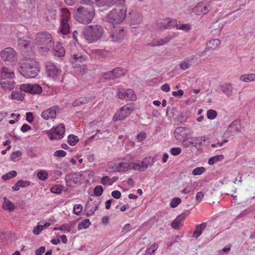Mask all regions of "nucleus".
Listing matches in <instances>:
<instances>
[{
  "label": "nucleus",
  "mask_w": 255,
  "mask_h": 255,
  "mask_svg": "<svg viewBox=\"0 0 255 255\" xmlns=\"http://www.w3.org/2000/svg\"><path fill=\"white\" fill-rule=\"evenodd\" d=\"M118 96L120 99H124L126 98V91L123 89L119 90Z\"/></svg>",
  "instance_id": "59"
},
{
  "label": "nucleus",
  "mask_w": 255,
  "mask_h": 255,
  "mask_svg": "<svg viewBox=\"0 0 255 255\" xmlns=\"http://www.w3.org/2000/svg\"><path fill=\"white\" fill-rule=\"evenodd\" d=\"M185 218L186 215L185 214H181L177 217L171 223L172 228L176 230H179L183 226Z\"/></svg>",
  "instance_id": "21"
},
{
  "label": "nucleus",
  "mask_w": 255,
  "mask_h": 255,
  "mask_svg": "<svg viewBox=\"0 0 255 255\" xmlns=\"http://www.w3.org/2000/svg\"><path fill=\"white\" fill-rule=\"evenodd\" d=\"M46 71L48 76L52 78H55L59 76L62 72L61 70L53 63L48 62L46 66Z\"/></svg>",
  "instance_id": "15"
},
{
  "label": "nucleus",
  "mask_w": 255,
  "mask_h": 255,
  "mask_svg": "<svg viewBox=\"0 0 255 255\" xmlns=\"http://www.w3.org/2000/svg\"><path fill=\"white\" fill-rule=\"evenodd\" d=\"M241 81L245 83H251L255 81V74L249 73L241 75L239 77Z\"/></svg>",
  "instance_id": "27"
},
{
  "label": "nucleus",
  "mask_w": 255,
  "mask_h": 255,
  "mask_svg": "<svg viewBox=\"0 0 255 255\" xmlns=\"http://www.w3.org/2000/svg\"><path fill=\"white\" fill-rule=\"evenodd\" d=\"M32 45V43L29 41V40L18 38V48L23 52V54H25L26 52H28L30 55H33L31 50Z\"/></svg>",
  "instance_id": "16"
},
{
  "label": "nucleus",
  "mask_w": 255,
  "mask_h": 255,
  "mask_svg": "<svg viewBox=\"0 0 255 255\" xmlns=\"http://www.w3.org/2000/svg\"><path fill=\"white\" fill-rule=\"evenodd\" d=\"M85 60V58L80 54H75L73 55L72 59V63H76L77 62H82Z\"/></svg>",
  "instance_id": "49"
},
{
  "label": "nucleus",
  "mask_w": 255,
  "mask_h": 255,
  "mask_svg": "<svg viewBox=\"0 0 255 255\" xmlns=\"http://www.w3.org/2000/svg\"><path fill=\"white\" fill-rule=\"evenodd\" d=\"M22 155V153L20 151H15L13 152L10 155V159L13 162L18 161Z\"/></svg>",
  "instance_id": "44"
},
{
  "label": "nucleus",
  "mask_w": 255,
  "mask_h": 255,
  "mask_svg": "<svg viewBox=\"0 0 255 255\" xmlns=\"http://www.w3.org/2000/svg\"><path fill=\"white\" fill-rule=\"evenodd\" d=\"M112 72L114 76V78H119L124 75L126 73V71L125 69L120 67L115 68V69L112 70Z\"/></svg>",
  "instance_id": "39"
},
{
  "label": "nucleus",
  "mask_w": 255,
  "mask_h": 255,
  "mask_svg": "<svg viewBox=\"0 0 255 255\" xmlns=\"http://www.w3.org/2000/svg\"><path fill=\"white\" fill-rule=\"evenodd\" d=\"M75 225L74 222H71L69 223L64 224L59 226L54 227V230L61 231L63 233H69Z\"/></svg>",
  "instance_id": "20"
},
{
  "label": "nucleus",
  "mask_w": 255,
  "mask_h": 255,
  "mask_svg": "<svg viewBox=\"0 0 255 255\" xmlns=\"http://www.w3.org/2000/svg\"><path fill=\"white\" fill-rule=\"evenodd\" d=\"M16 175H17V172L14 170H12V171H11L5 174H3L1 178L4 180H7L12 178L15 177L16 176Z\"/></svg>",
  "instance_id": "45"
},
{
  "label": "nucleus",
  "mask_w": 255,
  "mask_h": 255,
  "mask_svg": "<svg viewBox=\"0 0 255 255\" xmlns=\"http://www.w3.org/2000/svg\"><path fill=\"white\" fill-rule=\"evenodd\" d=\"M221 44V41L218 38L212 39L207 43L208 49L215 50L219 48Z\"/></svg>",
  "instance_id": "29"
},
{
  "label": "nucleus",
  "mask_w": 255,
  "mask_h": 255,
  "mask_svg": "<svg viewBox=\"0 0 255 255\" xmlns=\"http://www.w3.org/2000/svg\"><path fill=\"white\" fill-rule=\"evenodd\" d=\"M80 3L85 7L93 6V2L91 0H81Z\"/></svg>",
  "instance_id": "58"
},
{
  "label": "nucleus",
  "mask_w": 255,
  "mask_h": 255,
  "mask_svg": "<svg viewBox=\"0 0 255 255\" xmlns=\"http://www.w3.org/2000/svg\"><path fill=\"white\" fill-rule=\"evenodd\" d=\"M181 202V200L180 198L178 197L174 198L170 203V206L172 208H176Z\"/></svg>",
  "instance_id": "51"
},
{
  "label": "nucleus",
  "mask_w": 255,
  "mask_h": 255,
  "mask_svg": "<svg viewBox=\"0 0 255 255\" xmlns=\"http://www.w3.org/2000/svg\"><path fill=\"white\" fill-rule=\"evenodd\" d=\"M93 175L92 171L84 170L78 173L68 174L65 180L67 186L74 188L81 185L83 182H89L90 177Z\"/></svg>",
  "instance_id": "5"
},
{
  "label": "nucleus",
  "mask_w": 255,
  "mask_h": 255,
  "mask_svg": "<svg viewBox=\"0 0 255 255\" xmlns=\"http://www.w3.org/2000/svg\"><path fill=\"white\" fill-rule=\"evenodd\" d=\"M2 207L3 210L9 212H12L15 209L14 204L6 197L3 198Z\"/></svg>",
  "instance_id": "25"
},
{
  "label": "nucleus",
  "mask_w": 255,
  "mask_h": 255,
  "mask_svg": "<svg viewBox=\"0 0 255 255\" xmlns=\"http://www.w3.org/2000/svg\"><path fill=\"white\" fill-rule=\"evenodd\" d=\"M158 245L154 243L148 248L143 255H154V253L157 250Z\"/></svg>",
  "instance_id": "37"
},
{
  "label": "nucleus",
  "mask_w": 255,
  "mask_h": 255,
  "mask_svg": "<svg viewBox=\"0 0 255 255\" xmlns=\"http://www.w3.org/2000/svg\"><path fill=\"white\" fill-rule=\"evenodd\" d=\"M217 116V112L214 110H209L207 112V118L210 120H213L216 119Z\"/></svg>",
  "instance_id": "47"
},
{
  "label": "nucleus",
  "mask_w": 255,
  "mask_h": 255,
  "mask_svg": "<svg viewBox=\"0 0 255 255\" xmlns=\"http://www.w3.org/2000/svg\"><path fill=\"white\" fill-rule=\"evenodd\" d=\"M66 152L63 150H58L54 152V156L58 157H65L66 155Z\"/></svg>",
  "instance_id": "56"
},
{
  "label": "nucleus",
  "mask_w": 255,
  "mask_h": 255,
  "mask_svg": "<svg viewBox=\"0 0 255 255\" xmlns=\"http://www.w3.org/2000/svg\"><path fill=\"white\" fill-rule=\"evenodd\" d=\"M126 98L131 101H134L136 100V96L132 89H128L126 91Z\"/></svg>",
  "instance_id": "42"
},
{
  "label": "nucleus",
  "mask_w": 255,
  "mask_h": 255,
  "mask_svg": "<svg viewBox=\"0 0 255 255\" xmlns=\"http://www.w3.org/2000/svg\"><path fill=\"white\" fill-rule=\"evenodd\" d=\"M65 51L61 44H57L54 50V55L62 57L65 55Z\"/></svg>",
  "instance_id": "34"
},
{
  "label": "nucleus",
  "mask_w": 255,
  "mask_h": 255,
  "mask_svg": "<svg viewBox=\"0 0 255 255\" xmlns=\"http://www.w3.org/2000/svg\"><path fill=\"white\" fill-rule=\"evenodd\" d=\"M176 27L178 30H181L187 32L191 29V26L189 23H179L176 25Z\"/></svg>",
  "instance_id": "43"
},
{
  "label": "nucleus",
  "mask_w": 255,
  "mask_h": 255,
  "mask_svg": "<svg viewBox=\"0 0 255 255\" xmlns=\"http://www.w3.org/2000/svg\"><path fill=\"white\" fill-rule=\"evenodd\" d=\"M11 99L14 102H21L24 98V94L18 91H12L10 95Z\"/></svg>",
  "instance_id": "26"
},
{
  "label": "nucleus",
  "mask_w": 255,
  "mask_h": 255,
  "mask_svg": "<svg viewBox=\"0 0 255 255\" xmlns=\"http://www.w3.org/2000/svg\"><path fill=\"white\" fill-rule=\"evenodd\" d=\"M203 140H205L204 136L193 137L190 140H186L185 139L183 140V145L185 147H189L191 146L197 147V144H200Z\"/></svg>",
  "instance_id": "19"
},
{
  "label": "nucleus",
  "mask_w": 255,
  "mask_h": 255,
  "mask_svg": "<svg viewBox=\"0 0 255 255\" xmlns=\"http://www.w3.org/2000/svg\"><path fill=\"white\" fill-rule=\"evenodd\" d=\"M204 194L202 192H197L196 195V200L198 202H200L202 200Z\"/></svg>",
  "instance_id": "64"
},
{
  "label": "nucleus",
  "mask_w": 255,
  "mask_h": 255,
  "mask_svg": "<svg viewBox=\"0 0 255 255\" xmlns=\"http://www.w3.org/2000/svg\"><path fill=\"white\" fill-rule=\"evenodd\" d=\"M79 141V137L74 134H69L67 137V142L71 146L75 145Z\"/></svg>",
  "instance_id": "38"
},
{
  "label": "nucleus",
  "mask_w": 255,
  "mask_h": 255,
  "mask_svg": "<svg viewBox=\"0 0 255 255\" xmlns=\"http://www.w3.org/2000/svg\"><path fill=\"white\" fill-rule=\"evenodd\" d=\"M70 31V26L68 22L66 21H61L60 25L58 29V32L62 33L63 35L68 34Z\"/></svg>",
  "instance_id": "30"
},
{
  "label": "nucleus",
  "mask_w": 255,
  "mask_h": 255,
  "mask_svg": "<svg viewBox=\"0 0 255 255\" xmlns=\"http://www.w3.org/2000/svg\"><path fill=\"white\" fill-rule=\"evenodd\" d=\"M95 14L93 6H79L73 11L74 19L80 23L88 24L94 19Z\"/></svg>",
  "instance_id": "7"
},
{
  "label": "nucleus",
  "mask_w": 255,
  "mask_h": 255,
  "mask_svg": "<svg viewBox=\"0 0 255 255\" xmlns=\"http://www.w3.org/2000/svg\"><path fill=\"white\" fill-rule=\"evenodd\" d=\"M85 40L88 43L97 41L103 36L105 31L99 25H90L85 27L82 31Z\"/></svg>",
  "instance_id": "8"
},
{
  "label": "nucleus",
  "mask_w": 255,
  "mask_h": 255,
  "mask_svg": "<svg viewBox=\"0 0 255 255\" xmlns=\"http://www.w3.org/2000/svg\"><path fill=\"white\" fill-rule=\"evenodd\" d=\"M174 134L177 140H183L189 136L190 130L187 128L178 127L175 129Z\"/></svg>",
  "instance_id": "17"
},
{
  "label": "nucleus",
  "mask_w": 255,
  "mask_h": 255,
  "mask_svg": "<svg viewBox=\"0 0 255 255\" xmlns=\"http://www.w3.org/2000/svg\"><path fill=\"white\" fill-rule=\"evenodd\" d=\"M241 130V121L240 120H236L228 126L224 131V135L226 137L234 135L240 132Z\"/></svg>",
  "instance_id": "13"
},
{
  "label": "nucleus",
  "mask_w": 255,
  "mask_h": 255,
  "mask_svg": "<svg viewBox=\"0 0 255 255\" xmlns=\"http://www.w3.org/2000/svg\"><path fill=\"white\" fill-rule=\"evenodd\" d=\"M112 196L115 199H119L121 197V193L118 190H114L112 192Z\"/></svg>",
  "instance_id": "63"
},
{
  "label": "nucleus",
  "mask_w": 255,
  "mask_h": 255,
  "mask_svg": "<svg viewBox=\"0 0 255 255\" xmlns=\"http://www.w3.org/2000/svg\"><path fill=\"white\" fill-rule=\"evenodd\" d=\"M0 57L3 62L15 64L17 61V55L14 49L11 47H6L0 52Z\"/></svg>",
  "instance_id": "9"
},
{
  "label": "nucleus",
  "mask_w": 255,
  "mask_h": 255,
  "mask_svg": "<svg viewBox=\"0 0 255 255\" xmlns=\"http://www.w3.org/2000/svg\"><path fill=\"white\" fill-rule=\"evenodd\" d=\"M111 37L115 42H120L125 38V32L120 26H118L115 30L111 31Z\"/></svg>",
  "instance_id": "18"
},
{
  "label": "nucleus",
  "mask_w": 255,
  "mask_h": 255,
  "mask_svg": "<svg viewBox=\"0 0 255 255\" xmlns=\"http://www.w3.org/2000/svg\"><path fill=\"white\" fill-rule=\"evenodd\" d=\"M146 134L144 132H141L136 135V139L138 142H141L145 139Z\"/></svg>",
  "instance_id": "57"
},
{
  "label": "nucleus",
  "mask_w": 255,
  "mask_h": 255,
  "mask_svg": "<svg viewBox=\"0 0 255 255\" xmlns=\"http://www.w3.org/2000/svg\"><path fill=\"white\" fill-rule=\"evenodd\" d=\"M19 89L32 95H38L42 92V87L37 84H22L19 86Z\"/></svg>",
  "instance_id": "14"
},
{
  "label": "nucleus",
  "mask_w": 255,
  "mask_h": 255,
  "mask_svg": "<svg viewBox=\"0 0 255 255\" xmlns=\"http://www.w3.org/2000/svg\"><path fill=\"white\" fill-rule=\"evenodd\" d=\"M91 225V223L89 219H86L83 220L79 223L78 226V230L86 229L89 228Z\"/></svg>",
  "instance_id": "40"
},
{
  "label": "nucleus",
  "mask_w": 255,
  "mask_h": 255,
  "mask_svg": "<svg viewBox=\"0 0 255 255\" xmlns=\"http://www.w3.org/2000/svg\"><path fill=\"white\" fill-rule=\"evenodd\" d=\"M224 156L223 154H219L210 158L208 160V164L210 165H213L218 162L223 161Z\"/></svg>",
  "instance_id": "35"
},
{
  "label": "nucleus",
  "mask_w": 255,
  "mask_h": 255,
  "mask_svg": "<svg viewBox=\"0 0 255 255\" xmlns=\"http://www.w3.org/2000/svg\"><path fill=\"white\" fill-rule=\"evenodd\" d=\"M19 65L18 72L26 78H35L39 72L38 63L31 58H24Z\"/></svg>",
  "instance_id": "1"
},
{
  "label": "nucleus",
  "mask_w": 255,
  "mask_h": 255,
  "mask_svg": "<svg viewBox=\"0 0 255 255\" xmlns=\"http://www.w3.org/2000/svg\"><path fill=\"white\" fill-rule=\"evenodd\" d=\"M56 108L52 107L43 111L41 114V117L44 120L54 118L56 116Z\"/></svg>",
  "instance_id": "23"
},
{
  "label": "nucleus",
  "mask_w": 255,
  "mask_h": 255,
  "mask_svg": "<svg viewBox=\"0 0 255 255\" xmlns=\"http://www.w3.org/2000/svg\"><path fill=\"white\" fill-rule=\"evenodd\" d=\"M206 227V223H202L197 226L195 230L193 233V236L195 238L199 237L202 233V231Z\"/></svg>",
  "instance_id": "36"
},
{
  "label": "nucleus",
  "mask_w": 255,
  "mask_h": 255,
  "mask_svg": "<svg viewBox=\"0 0 255 255\" xmlns=\"http://www.w3.org/2000/svg\"><path fill=\"white\" fill-rule=\"evenodd\" d=\"M206 170L204 167H199L194 169L192 173L193 175H200L205 172Z\"/></svg>",
  "instance_id": "48"
},
{
  "label": "nucleus",
  "mask_w": 255,
  "mask_h": 255,
  "mask_svg": "<svg viewBox=\"0 0 255 255\" xmlns=\"http://www.w3.org/2000/svg\"><path fill=\"white\" fill-rule=\"evenodd\" d=\"M134 109V106L132 104L124 106L115 114L113 118V121L117 122L124 120L131 114Z\"/></svg>",
  "instance_id": "10"
},
{
  "label": "nucleus",
  "mask_w": 255,
  "mask_h": 255,
  "mask_svg": "<svg viewBox=\"0 0 255 255\" xmlns=\"http://www.w3.org/2000/svg\"><path fill=\"white\" fill-rule=\"evenodd\" d=\"M181 152V148L180 147H173L170 149V153L172 155L177 156Z\"/></svg>",
  "instance_id": "55"
},
{
  "label": "nucleus",
  "mask_w": 255,
  "mask_h": 255,
  "mask_svg": "<svg viewBox=\"0 0 255 255\" xmlns=\"http://www.w3.org/2000/svg\"><path fill=\"white\" fill-rule=\"evenodd\" d=\"M65 129L63 124H60L53 127L46 131V134L50 140H59L63 137Z\"/></svg>",
  "instance_id": "11"
},
{
  "label": "nucleus",
  "mask_w": 255,
  "mask_h": 255,
  "mask_svg": "<svg viewBox=\"0 0 255 255\" xmlns=\"http://www.w3.org/2000/svg\"><path fill=\"white\" fill-rule=\"evenodd\" d=\"M116 179L115 177L110 178L108 176H104L101 178V183L104 186H111L116 181Z\"/></svg>",
  "instance_id": "31"
},
{
  "label": "nucleus",
  "mask_w": 255,
  "mask_h": 255,
  "mask_svg": "<svg viewBox=\"0 0 255 255\" xmlns=\"http://www.w3.org/2000/svg\"><path fill=\"white\" fill-rule=\"evenodd\" d=\"M131 156L127 155L109 162L106 171L109 172H126L131 170Z\"/></svg>",
  "instance_id": "3"
},
{
  "label": "nucleus",
  "mask_w": 255,
  "mask_h": 255,
  "mask_svg": "<svg viewBox=\"0 0 255 255\" xmlns=\"http://www.w3.org/2000/svg\"><path fill=\"white\" fill-rule=\"evenodd\" d=\"M221 90L227 97H231L233 95V87L230 83H225L222 85Z\"/></svg>",
  "instance_id": "28"
},
{
  "label": "nucleus",
  "mask_w": 255,
  "mask_h": 255,
  "mask_svg": "<svg viewBox=\"0 0 255 255\" xmlns=\"http://www.w3.org/2000/svg\"><path fill=\"white\" fill-rule=\"evenodd\" d=\"M131 170L134 171L142 172L145 171L142 161L139 160L133 161V158L131 157Z\"/></svg>",
  "instance_id": "24"
},
{
  "label": "nucleus",
  "mask_w": 255,
  "mask_h": 255,
  "mask_svg": "<svg viewBox=\"0 0 255 255\" xmlns=\"http://www.w3.org/2000/svg\"><path fill=\"white\" fill-rule=\"evenodd\" d=\"M170 40V38L166 37L165 38H161L157 41L156 45H163L168 42H169Z\"/></svg>",
  "instance_id": "61"
},
{
  "label": "nucleus",
  "mask_w": 255,
  "mask_h": 255,
  "mask_svg": "<svg viewBox=\"0 0 255 255\" xmlns=\"http://www.w3.org/2000/svg\"><path fill=\"white\" fill-rule=\"evenodd\" d=\"M83 210V207L81 204H77L74 206L73 213V214L79 215Z\"/></svg>",
  "instance_id": "50"
},
{
  "label": "nucleus",
  "mask_w": 255,
  "mask_h": 255,
  "mask_svg": "<svg viewBox=\"0 0 255 255\" xmlns=\"http://www.w3.org/2000/svg\"><path fill=\"white\" fill-rule=\"evenodd\" d=\"M103 192V188L101 185L96 186L94 189V194L97 196H101Z\"/></svg>",
  "instance_id": "53"
},
{
  "label": "nucleus",
  "mask_w": 255,
  "mask_h": 255,
  "mask_svg": "<svg viewBox=\"0 0 255 255\" xmlns=\"http://www.w3.org/2000/svg\"><path fill=\"white\" fill-rule=\"evenodd\" d=\"M50 191L52 193L59 194L62 192V187L59 185H56L51 188Z\"/></svg>",
  "instance_id": "52"
},
{
  "label": "nucleus",
  "mask_w": 255,
  "mask_h": 255,
  "mask_svg": "<svg viewBox=\"0 0 255 255\" xmlns=\"http://www.w3.org/2000/svg\"><path fill=\"white\" fill-rule=\"evenodd\" d=\"M48 177V173L45 170H40L37 173V177L40 180H45Z\"/></svg>",
  "instance_id": "46"
},
{
  "label": "nucleus",
  "mask_w": 255,
  "mask_h": 255,
  "mask_svg": "<svg viewBox=\"0 0 255 255\" xmlns=\"http://www.w3.org/2000/svg\"><path fill=\"white\" fill-rule=\"evenodd\" d=\"M98 7L109 6L112 5L115 0H94Z\"/></svg>",
  "instance_id": "32"
},
{
  "label": "nucleus",
  "mask_w": 255,
  "mask_h": 255,
  "mask_svg": "<svg viewBox=\"0 0 255 255\" xmlns=\"http://www.w3.org/2000/svg\"><path fill=\"white\" fill-rule=\"evenodd\" d=\"M17 182L20 187H26L30 184V182L25 180H20Z\"/></svg>",
  "instance_id": "60"
},
{
  "label": "nucleus",
  "mask_w": 255,
  "mask_h": 255,
  "mask_svg": "<svg viewBox=\"0 0 255 255\" xmlns=\"http://www.w3.org/2000/svg\"><path fill=\"white\" fill-rule=\"evenodd\" d=\"M61 21H66L68 22L71 17V13L68 9L66 8H62L61 9Z\"/></svg>",
  "instance_id": "33"
},
{
  "label": "nucleus",
  "mask_w": 255,
  "mask_h": 255,
  "mask_svg": "<svg viewBox=\"0 0 255 255\" xmlns=\"http://www.w3.org/2000/svg\"><path fill=\"white\" fill-rule=\"evenodd\" d=\"M43 227H42L41 225L38 223L33 229L32 233L34 235L37 236L41 233Z\"/></svg>",
  "instance_id": "54"
},
{
  "label": "nucleus",
  "mask_w": 255,
  "mask_h": 255,
  "mask_svg": "<svg viewBox=\"0 0 255 255\" xmlns=\"http://www.w3.org/2000/svg\"><path fill=\"white\" fill-rule=\"evenodd\" d=\"M119 4L111 10L106 16L107 20L113 25L120 24L125 20L127 8L124 0H119Z\"/></svg>",
  "instance_id": "2"
},
{
  "label": "nucleus",
  "mask_w": 255,
  "mask_h": 255,
  "mask_svg": "<svg viewBox=\"0 0 255 255\" xmlns=\"http://www.w3.org/2000/svg\"><path fill=\"white\" fill-rule=\"evenodd\" d=\"M143 166L144 167L145 170H146L148 166H152L154 163V160L153 158L149 156V157H146L144 158L143 160H142Z\"/></svg>",
  "instance_id": "41"
},
{
  "label": "nucleus",
  "mask_w": 255,
  "mask_h": 255,
  "mask_svg": "<svg viewBox=\"0 0 255 255\" xmlns=\"http://www.w3.org/2000/svg\"><path fill=\"white\" fill-rule=\"evenodd\" d=\"M196 61V58L194 56H192L182 61L180 64V68L182 70H185L189 69L191 65Z\"/></svg>",
  "instance_id": "22"
},
{
  "label": "nucleus",
  "mask_w": 255,
  "mask_h": 255,
  "mask_svg": "<svg viewBox=\"0 0 255 255\" xmlns=\"http://www.w3.org/2000/svg\"><path fill=\"white\" fill-rule=\"evenodd\" d=\"M212 8L211 2L207 1H200L192 9V11L197 15H203L207 14Z\"/></svg>",
  "instance_id": "12"
},
{
  "label": "nucleus",
  "mask_w": 255,
  "mask_h": 255,
  "mask_svg": "<svg viewBox=\"0 0 255 255\" xmlns=\"http://www.w3.org/2000/svg\"><path fill=\"white\" fill-rule=\"evenodd\" d=\"M103 77L106 79H114V76L113 74L112 71L104 73L103 75Z\"/></svg>",
  "instance_id": "62"
},
{
  "label": "nucleus",
  "mask_w": 255,
  "mask_h": 255,
  "mask_svg": "<svg viewBox=\"0 0 255 255\" xmlns=\"http://www.w3.org/2000/svg\"><path fill=\"white\" fill-rule=\"evenodd\" d=\"M14 72L10 70L7 67H4L0 69V89L2 95V90L10 91L15 88L16 82Z\"/></svg>",
  "instance_id": "4"
},
{
  "label": "nucleus",
  "mask_w": 255,
  "mask_h": 255,
  "mask_svg": "<svg viewBox=\"0 0 255 255\" xmlns=\"http://www.w3.org/2000/svg\"><path fill=\"white\" fill-rule=\"evenodd\" d=\"M35 43L41 52H46L53 46L54 40L48 32L40 31L37 32L35 36Z\"/></svg>",
  "instance_id": "6"
}]
</instances>
